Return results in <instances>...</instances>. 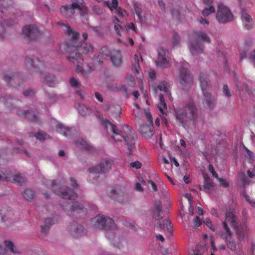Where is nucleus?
<instances>
[{"instance_id": "1", "label": "nucleus", "mask_w": 255, "mask_h": 255, "mask_svg": "<svg viewBox=\"0 0 255 255\" xmlns=\"http://www.w3.org/2000/svg\"><path fill=\"white\" fill-rule=\"evenodd\" d=\"M102 125L108 134H113L112 137L116 141H121V139L116 138L115 136L120 135L124 139L126 144L128 146L127 154L130 155L132 153V148L134 147V141L137 137L136 134L131 127L128 125H125L123 129L119 131L116 126L108 120H103Z\"/></svg>"}, {"instance_id": "2", "label": "nucleus", "mask_w": 255, "mask_h": 255, "mask_svg": "<svg viewBox=\"0 0 255 255\" xmlns=\"http://www.w3.org/2000/svg\"><path fill=\"white\" fill-rule=\"evenodd\" d=\"M175 116L179 125L186 129L191 126H195L198 117V109L193 101L186 104L183 109H177L175 110Z\"/></svg>"}, {"instance_id": "3", "label": "nucleus", "mask_w": 255, "mask_h": 255, "mask_svg": "<svg viewBox=\"0 0 255 255\" xmlns=\"http://www.w3.org/2000/svg\"><path fill=\"white\" fill-rule=\"evenodd\" d=\"M66 33L70 37L69 42H64L60 44V49L62 52L68 53L71 55L68 56L70 61L74 62L77 58H81V54L77 52L79 51V45H76V41L78 39L79 34L77 32H74L69 26H66Z\"/></svg>"}, {"instance_id": "4", "label": "nucleus", "mask_w": 255, "mask_h": 255, "mask_svg": "<svg viewBox=\"0 0 255 255\" xmlns=\"http://www.w3.org/2000/svg\"><path fill=\"white\" fill-rule=\"evenodd\" d=\"M92 227L100 230H113L116 228V225L114 220L105 215H98L92 220Z\"/></svg>"}, {"instance_id": "5", "label": "nucleus", "mask_w": 255, "mask_h": 255, "mask_svg": "<svg viewBox=\"0 0 255 255\" xmlns=\"http://www.w3.org/2000/svg\"><path fill=\"white\" fill-rule=\"evenodd\" d=\"M188 68V64L186 62H184L179 68V82L183 90H187L193 82V77Z\"/></svg>"}, {"instance_id": "6", "label": "nucleus", "mask_w": 255, "mask_h": 255, "mask_svg": "<svg viewBox=\"0 0 255 255\" xmlns=\"http://www.w3.org/2000/svg\"><path fill=\"white\" fill-rule=\"evenodd\" d=\"M22 34L30 41H34L42 37V32L39 27L35 24H27L22 28Z\"/></svg>"}, {"instance_id": "7", "label": "nucleus", "mask_w": 255, "mask_h": 255, "mask_svg": "<svg viewBox=\"0 0 255 255\" xmlns=\"http://www.w3.org/2000/svg\"><path fill=\"white\" fill-rule=\"evenodd\" d=\"M107 237L112 242L113 245L117 248H123L127 244L126 239L116 229V228L107 231Z\"/></svg>"}, {"instance_id": "8", "label": "nucleus", "mask_w": 255, "mask_h": 255, "mask_svg": "<svg viewBox=\"0 0 255 255\" xmlns=\"http://www.w3.org/2000/svg\"><path fill=\"white\" fill-rule=\"evenodd\" d=\"M110 196L113 199L123 204L128 203L130 199L128 193L124 187H118L112 189L110 192Z\"/></svg>"}, {"instance_id": "9", "label": "nucleus", "mask_w": 255, "mask_h": 255, "mask_svg": "<svg viewBox=\"0 0 255 255\" xmlns=\"http://www.w3.org/2000/svg\"><path fill=\"white\" fill-rule=\"evenodd\" d=\"M113 164V160L105 158L101 160L98 166L90 168L88 170L91 173L106 174L110 172Z\"/></svg>"}, {"instance_id": "10", "label": "nucleus", "mask_w": 255, "mask_h": 255, "mask_svg": "<svg viewBox=\"0 0 255 255\" xmlns=\"http://www.w3.org/2000/svg\"><path fill=\"white\" fill-rule=\"evenodd\" d=\"M169 52L168 50L163 47L158 49V58L155 62L158 66L162 68H168L170 66L169 61Z\"/></svg>"}, {"instance_id": "11", "label": "nucleus", "mask_w": 255, "mask_h": 255, "mask_svg": "<svg viewBox=\"0 0 255 255\" xmlns=\"http://www.w3.org/2000/svg\"><path fill=\"white\" fill-rule=\"evenodd\" d=\"M4 80L9 85L14 87L20 86L23 80L21 74L17 72H11L3 75Z\"/></svg>"}, {"instance_id": "12", "label": "nucleus", "mask_w": 255, "mask_h": 255, "mask_svg": "<svg viewBox=\"0 0 255 255\" xmlns=\"http://www.w3.org/2000/svg\"><path fill=\"white\" fill-rule=\"evenodd\" d=\"M189 49L193 55H197L203 53L204 45L191 35L189 38Z\"/></svg>"}, {"instance_id": "13", "label": "nucleus", "mask_w": 255, "mask_h": 255, "mask_svg": "<svg viewBox=\"0 0 255 255\" xmlns=\"http://www.w3.org/2000/svg\"><path fill=\"white\" fill-rule=\"evenodd\" d=\"M68 230L71 235L76 238L83 237L87 234L85 228L77 223H71L68 227Z\"/></svg>"}, {"instance_id": "14", "label": "nucleus", "mask_w": 255, "mask_h": 255, "mask_svg": "<svg viewBox=\"0 0 255 255\" xmlns=\"http://www.w3.org/2000/svg\"><path fill=\"white\" fill-rule=\"evenodd\" d=\"M83 5L81 3L73 2L71 5H64L61 7V13L66 16H71L76 13V11L81 10Z\"/></svg>"}, {"instance_id": "15", "label": "nucleus", "mask_w": 255, "mask_h": 255, "mask_svg": "<svg viewBox=\"0 0 255 255\" xmlns=\"http://www.w3.org/2000/svg\"><path fill=\"white\" fill-rule=\"evenodd\" d=\"M18 23L16 18L14 17H8L7 18L0 17V39L3 40L5 38L3 31L2 30L3 27L7 26H12Z\"/></svg>"}, {"instance_id": "16", "label": "nucleus", "mask_w": 255, "mask_h": 255, "mask_svg": "<svg viewBox=\"0 0 255 255\" xmlns=\"http://www.w3.org/2000/svg\"><path fill=\"white\" fill-rule=\"evenodd\" d=\"M111 62L113 66L119 68L123 63V57L120 50H113L110 56Z\"/></svg>"}, {"instance_id": "17", "label": "nucleus", "mask_w": 255, "mask_h": 255, "mask_svg": "<svg viewBox=\"0 0 255 255\" xmlns=\"http://www.w3.org/2000/svg\"><path fill=\"white\" fill-rule=\"evenodd\" d=\"M57 194L60 197L65 199H71L77 197V195L72 191L68 186H64L56 191Z\"/></svg>"}, {"instance_id": "18", "label": "nucleus", "mask_w": 255, "mask_h": 255, "mask_svg": "<svg viewBox=\"0 0 255 255\" xmlns=\"http://www.w3.org/2000/svg\"><path fill=\"white\" fill-rule=\"evenodd\" d=\"M40 78L43 79L42 83L49 87H53L58 83L57 78L52 74L41 73H40Z\"/></svg>"}, {"instance_id": "19", "label": "nucleus", "mask_w": 255, "mask_h": 255, "mask_svg": "<svg viewBox=\"0 0 255 255\" xmlns=\"http://www.w3.org/2000/svg\"><path fill=\"white\" fill-rule=\"evenodd\" d=\"M223 223L230 224L231 226L234 228L238 225L239 222L238 218L233 210L230 209L227 211L226 213L225 221Z\"/></svg>"}, {"instance_id": "20", "label": "nucleus", "mask_w": 255, "mask_h": 255, "mask_svg": "<svg viewBox=\"0 0 255 255\" xmlns=\"http://www.w3.org/2000/svg\"><path fill=\"white\" fill-rule=\"evenodd\" d=\"M40 61L39 59L33 55H27L24 58L25 66L31 69H35L39 66Z\"/></svg>"}, {"instance_id": "21", "label": "nucleus", "mask_w": 255, "mask_h": 255, "mask_svg": "<svg viewBox=\"0 0 255 255\" xmlns=\"http://www.w3.org/2000/svg\"><path fill=\"white\" fill-rule=\"evenodd\" d=\"M105 3L112 11H114L119 16H124L125 11L118 6V0H108Z\"/></svg>"}, {"instance_id": "22", "label": "nucleus", "mask_w": 255, "mask_h": 255, "mask_svg": "<svg viewBox=\"0 0 255 255\" xmlns=\"http://www.w3.org/2000/svg\"><path fill=\"white\" fill-rule=\"evenodd\" d=\"M67 206H69L70 210L67 208L65 209V210L67 213L70 215H72V212L79 213L83 211L84 209V205L78 201L73 202Z\"/></svg>"}, {"instance_id": "23", "label": "nucleus", "mask_w": 255, "mask_h": 255, "mask_svg": "<svg viewBox=\"0 0 255 255\" xmlns=\"http://www.w3.org/2000/svg\"><path fill=\"white\" fill-rule=\"evenodd\" d=\"M202 175L204 179V184L203 187L200 186L199 188L206 192L210 193L214 187V183L206 173H203Z\"/></svg>"}, {"instance_id": "24", "label": "nucleus", "mask_w": 255, "mask_h": 255, "mask_svg": "<svg viewBox=\"0 0 255 255\" xmlns=\"http://www.w3.org/2000/svg\"><path fill=\"white\" fill-rule=\"evenodd\" d=\"M153 128L154 127L152 124H149V125H143L140 127V132L144 137L149 138L154 134Z\"/></svg>"}, {"instance_id": "25", "label": "nucleus", "mask_w": 255, "mask_h": 255, "mask_svg": "<svg viewBox=\"0 0 255 255\" xmlns=\"http://www.w3.org/2000/svg\"><path fill=\"white\" fill-rule=\"evenodd\" d=\"M4 245L10 253L14 255H19L21 254V251L10 240H6L3 242Z\"/></svg>"}, {"instance_id": "26", "label": "nucleus", "mask_w": 255, "mask_h": 255, "mask_svg": "<svg viewBox=\"0 0 255 255\" xmlns=\"http://www.w3.org/2000/svg\"><path fill=\"white\" fill-rule=\"evenodd\" d=\"M233 229L237 236L239 241L244 240L247 234V227L245 225L239 224Z\"/></svg>"}, {"instance_id": "27", "label": "nucleus", "mask_w": 255, "mask_h": 255, "mask_svg": "<svg viewBox=\"0 0 255 255\" xmlns=\"http://www.w3.org/2000/svg\"><path fill=\"white\" fill-rule=\"evenodd\" d=\"M201 87L203 93L209 92L210 86L209 84V81L206 74L201 73L199 77Z\"/></svg>"}, {"instance_id": "28", "label": "nucleus", "mask_w": 255, "mask_h": 255, "mask_svg": "<svg viewBox=\"0 0 255 255\" xmlns=\"http://www.w3.org/2000/svg\"><path fill=\"white\" fill-rule=\"evenodd\" d=\"M222 225L225 232H220L219 235L226 242L232 238L233 233L226 223H223Z\"/></svg>"}, {"instance_id": "29", "label": "nucleus", "mask_w": 255, "mask_h": 255, "mask_svg": "<svg viewBox=\"0 0 255 255\" xmlns=\"http://www.w3.org/2000/svg\"><path fill=\"white\" fill-rule=\"evenodd\" d=\"M16 114L18 116L24 117L31 122H36L38 119L37 116L34 113L29 111L20 110L18 111Z\"/></svg>"}, {"instance_id": "30", "label": "nucleus", "mask_w": 255, "mask_h": 255, "mask_svg": "<svg viewBox=\"0 0 255 255\" xmlns=\"http://www.w3.org/2000/svg\"><path fill=\"white\" fill-rule=\"evenodd\" d=\"M191 35L198 40L200 39L203 42L209 43L211 41V39L208 34L202 31H194Z\"/></svg>"}, {"instance_id": "31", "label": "nucleus", "mask_w": 255, "mask_h": 255, "mask_svg": "<svg viewBox=\"0 0 255 255\" xmlns=\"http://www.w3.org/2000/svg\"><path fill=\"white\" fill-rule=\"evenodd\" d=\"M56 130L59 133H62L66 137H70L72 135L71 129L65 127L59 123H57L56 125Z\"/></svg>"}, {"instance_id": "32", "label": "nucleus", "mask_w": 255, "mask_h": 255, "mask_svg": "<svg viewBox=\"0 0 255 255\" xmlns=\"http://www.w3.org/2000/svg\"><path fill=\"white\" fill-rule=\"evenodd\" d=\"M10 215V211L6 206L0 205V220L2 222L7 220Z\"/></svg>"}, {"instance_id": "33", "label": "nucleus", "mask_w": 255, "mask_h": 255, "mask_svg": "<svg viewBox=\"0 0 255 255\" xmlns=\"http://www.w3.org/2000/svg\"><path fill=\"white\" fill-rule=\"evenodd\" d=\"M204 96V100L207 104L208 108L211 110L213 109L215 106V99L210 93L207 92L203 93Z\"/></svg>"}, {"instance_id": "34", "label": "nucleus", "mask_w": 255, "mask_h": 255, "mask_svg": "<svg viewBox=\"0 0 255 255\" xmlns=\"http://www.w3.org/2000/svg\"><path fill=\"white\" fill-rule=\"evenodd\" d=\"M157 226L161 229L164 230L169 232H171L172 227L171 226V222L168 219H165L163 221H158L157 222Z\"/></svg>"}, {"instance_id": "35", "label": "nucleus", "mask_w": 255, "mask_h": 255, "mask_svg": "<svg viewBox=\"0 0 255 255\" xmlns=\"http://www.w3.org/2000/svg\"><path fill=\"white\" fill-rule=\"evenodd\" d=\"M231 12L229 8L222 3L218 4L217 16H230Z\"/></svg>"}, {"instance_id": "36", "label": "nucleus", "mask_w": 255, "mask_h": 255, "mask_svg": "<svg viewBox=\"0 0 255 255\" xmlns=\"http://www.w3.org/2000/svg\"><path fill=\"white\" fill-rule=\"evenodd\" d=\"M54 224V221L51 218H48L45 219L44 224L41 226V232L42 234L47 235L49 232V228Z\"/></svg>"}, {"instance_id": "37", "label": "nucleus", "mask_w": 255, "mask_h": 255, "mask_svg": "<svg viewBox=\"0 0 255 255\" xmlns=\"http://www.w3.org/2000/svg\"><path fill=\"white\" fill-rule=\"evenodd\" d=\"M2 102L8 108H12L17 100L16 99L12 98L10 95H6L0 99Z\"/></svg>"}, {"instance_id": "38", "label": "nucleus", "mask_w": 255, "mask_h": 255, "mask_svg": "<svg viewBox=\"0 0 255 255\" xmlns=\"http://www.w3.org/2000/svg\"><path fill=\"white\" fill-rule=\"evenodd\" d=\"M77 110L78 111L79 113L83 117L89 116L91 113V110L90 108L87 107L84 104H80L78 105L77 107Z\"/></svg>"}, {"instance_id": "39", "label": "nucleus", "mask_w": 255, "mask_h": 255, "mask_svg": "<svg viewBox=\"0 0 255 255\" xmlns=\"http://www.w3.org/2000/svg\"><path fill=\"white\" fill-rule=\"evenodd\" d=\"M13 180L14 183L20 186L24 185L27 182L26 178L21 174L13 175Z\"/></svg>"}, {"instance_id": "40", "label": "nucleus", "mask_w": 255, "mask_h": 255, "mask_svg": "<svg viewBox=\"0 0 255 255\" xmlns=\"http://www.w3.org/2000/svg\"><path fill=\"white\" fill-rule=\"evenodd\" d=\"M157 89L161 91H163L165 94L168 97L170 96V93L169 92V85L167 82L165 81L162 82L159 85L157 86V88L155 89V90Z\"/></svg>"}, {"instance_id": "41", "label": "nucleus", "mask_w": 255, "mask_h": 255, "mask_svg": "<svg viewBox=\"0 0 255 255\" xmlns=\"http://www.w3.org/2000/svg\"><path fill=\"white\" fill-rule=\"evenodd\" d=\"M159 98L160 103L158 105V108L160 113L162 115H164L165 114V110L167 109V106L164 99L163 95L162 94H160Z\"/></svg>"}, {"instance_id": "42", "label": "nucleus", "mask_w": 255, "mask_h": 255, "mask_svg": "<svg viewBox=\"0 0 255 255\" xmlns=\"http://www.w3.org/2000/svg\"><path fill=\"white\" fill-rule=\"evenodd\" d=\"M241 19L246 29H250L252 27L253 20L252 17H241Z\"/></svg>"}, {"instance_id": "43", "label": "nucleus", "mask_w": 255, "mask_h": 255, "mask_svg": "<svg viewBox=\"0 0 255 255\" xmlns=\"http://www.w3.org/2000/svg\"><path fill=\"white\" fill-rule=\"evenodd\" d=\"M75 144L80 148L82 149H90V146L83 139H79L77 140L75 142Z\"/></svg>"}, {"instance_id": "44", "label": "nucleus", "mask_w": 255, "mask_h": 255, "mask_svg": "<svg viewBox=\"0 0 255 255\" xmlns=\"http://www.w3.org/2000/svg\"><path fill=\"white\" fill-rule=\"evenodd\" d=\"M23 197L27 200H31L34 197V191L30 189H25L23 192Z\"/></svg>"}, {"instance_id": "45", "label": "nucleus", "mask_w": 255, "mask_h": 255, "mask_svg": "<svg viewBox=\"0 0 255 255\" xmlns=\"http://www.w3.org/2000/svg\"><path fill=\"white\" fill-rule=\"evenodd\" d=\"M111 53L112 51H110L108 47L106 46L102 47L100 51V54L103 58L110 57Z\"/></svg>"}, {"instance_id": "46", "label": "nucleus", "mask_w": 255, "mask_h": 255, "mask_svg": "<svg viewBox=\"0 0 255 255\" xmlns=\"http://www.w3.org/2000/svg\"><path fill=\"white\" fill-rule=\"evenodd\" d=\"M236 83V89L238 91H239V94H241V92L242 91H246V92L250 88L248 85V84L246 83H244L242 84V86H240V83L238 80H236L235 81Z\"/></svg>"}, {"instance_id": "47", "label": "nucleus", "mask_w": 255, "mask_h": 255, "mask_svg": "<svg viewBox=\"0 0 255 255\" xmlns=\"http://www.w3.org/2000/svg\"><path fill=\"white\" fill-rule=\"evenodd\" d=\"M234 17H216L217 20L220 23L225 24L227 22L232 21Z\"/></svg>"}, {"instance_id": "48", "label": "nucleus", "mask_w": 255, "mask_h": 255, "mask_svg": "<svg viewBox=\"0 0 255 255\" xmlns=\"http://www.w3.org/2000/svg\"><path fill=\"white\" fill-rule=\"evenodd\" d=\"M181 41V39L179 35L177 32H173L172 42L173 46L178 45Z\"/></svg>"}, {"instance_id": "49", "label": "nucleus", "mask_w": 255, "mask_h": 255, "mask_svg": "<svg viewBox=\"0 0 255 255\" xmlns=\"http://www.w3.org/2000/svg\"><path fill=\"white\" fill-rule=\"evenodd\" d=\"M239 178L244 186L249 184L250 180L243 173H241L239 175Z\"/></svg>"}, {"instance_id": "50", "label": "nucleus", "mask_w": 255, "mask_h": 255, "mask_svg": "<svg viewBox=\"0 0 255 255\" xmlns=\"http://www.w3.org/2000/svg\"><path fill=\"white\" fill-rule=\"evenodd\" d=\"M223 92L224 95L227 98H230L233 95L234 92L231 91V90L229 88L228 86L227 85H224L223 88Z\"/></svg>"}, {"instance_id": "51", "label": "nucleus", "mask_w": 255, "mask_h": 255, "mask_svg": "<svg viewBox=\"0 0 255 255\" xmlns=\"http://www.w3.org/2000/svg\"><path fill=\"white\" fill-rule=\"evenodd\" d=\"M215 11V8L213 6H211L209 8H205L202 11V14L203 16H208L209 15L214 13Z\"/></svg>"}, {"instance_id": "52", "label": "nucleus", "mask_w": 255, "mask_h": 255, "mask_svg": "<svg viewBox=\"0 0 255 255\" xmlns=\"http://www.w3.org/2000/svg\"><path fill=\"white\" fill-rule=\"evenodd\" d=\"M227 247L231 251H235L237 249V245L235 241L229 240L226 242Z\"/></svg>"}, {"instance_id": "53", "label": "nucleus", "mask_w": 255, "mask_h": 255, "mask_svg": "<svg viewBox=\"0 0 255 255\" xmlns=\"http://www.w3.org/2000/svg\"><path fill=\"white\" fill-rule=\"evenodd\" d=\"M69 83L71 87L73 88H79L81 84L75 78L71 77L70 79Z\"/></svg>"}, {"instance_id": "54", "label": "nucleus", "mask_w": 255, "mask_h": 255, "mask_svg": "<svg viewBox=\"0 0 255 255\" xmlns=\"http://www.w3.org/2000/svg\"><path fill=\"white\" fill-rule=\"evenodd\" d=\"M90 71L89 72H87L83 69V68L82 66H81L80 65H78L77 66V71L78 72H81L83 75H87L91 71L94 70L96 69V67H94L93 68H91V67H90Z\"/></svg>"}, {"instance_id": "55", "label": "nucleus", "mask_w": 255, "mask_h": 255, "mask_svg": "<svg viewBox=\"0 0 255 255\" xmlns=\"http://www.w3.org/2000/svg\"><path fill=\"white\" fill-rule=\"evenodd\" d=\"M127 82L129 87H133L135 86L134 78L132 75H128L126 78Z\"/></svg>"}, {"instance_id": "56", "label": "nucleus", "mask_w": 255, "mask_h": 255, "mask_svg": "<svg viewBox=\"0 0 255 255\" xmlns=\"http://www.w3.org/2000/svg\"><path fill=\"white\" fill-rule=\"evenodd\" d=\"M93 48L90 45H87L86 46H82L79 45V51L84 52L90 51H93Z\"/></svg>"}, {"instance_id": "57", "label": "nucleus", "mask_w": 255, "mask_h": 255, "mask_svg": "<svg viewBox=\"0 0 255 255\" xmlns=\"http://www.w3.org/2000/svg\"><path fill=\"white\" fill-rule=\"evenodd\" d=\"M35 94V91L32 89H28L23 92V95L26 97H32Z\"/></svg>"}, {"instance_id": "58", "label": "nucleus", "mask_w": 255, "mask_h": 255, "mask_svg": "<svg viewBox=\"0 0 255 255\" xmlns=\"http://www.w3.org/2000/svg\"><path fill=\"white\" fill-rule=\"evenodd\" d=\"M133 7L137 16H140L141 11L140 4L137 2L134 3Z\"/></svg>"}, {"instance_id": "59", "label": "nucleus", "mask_w": 255, "mask_h": 255, "mask_svg": "<svg viewBox=\"0 0 255 255\" xmlns=\"http://www.w3.org/2000/svg\"><path fill=\"white\" fill-rule=\"evenodd\" d=\"M10 177L8 174H5L4 173L0 172V181H9Z\"/></svg>"}, {"instance_id": "60", "label": "nucleus", "mask_w": 255, "mask_h": 255, "mask_svg": "<svg viewBox=\"0 0 255 255\" xmlns=\"http://www.w3.org/2000/svg\"><path fill=\"white\" fill-rule=\"evenodd\" d=\"M162 208L160 201H156L155 203V210L154 213H156V212H161L162 211Z\"/></svg>"}, {"instance_id": "61", "label": "nucleus", "mask_w": 255, "mask_h": 255, "mask_svg": "<svg viewBox=\"0 0 255 255\" xmlns=\"http://www.w3.org/2000/svg\"><path fill=\"white\" fill-rule=\"evenodd\" d=\"M46 134L45 133L38 132V133H36V134H35V136L37 138V139H39V140L43 141L46 139Z\"/></svg>"}, {"instance_id": "62", "label": "nucleus", "mask_w": 255, "mask_h": 255, "mask_svg": "<svg viewBox=\"0 0 255 255\" xmlns=\"http://www.w3.org/2000/svg\"><path fill=\"white\" fill-rule=\"evenodd\" d=\"M108 88L113 91H120V87L117 83H114L108 86Z\"/></svg>"}, {"instance_id": "63", "label": "nucleus", "mask_w": 255, "mask_h": 255, "mask_svg": "<svg viewBox=\"0 0 255 255\" xmlns=\"http://www.w3.org/2000/svg\"><path fill=\"white\" fill-rule=\"evenodd\" d=\"M130 166L132 168H135L136 169H139L141 166V163L138 161L131 162L130 163Z\"/></svg>"}, {"instance_id": "64", "label": "nucleus", "mask_w": 255, "mask_h": 255, "mask_svg": "<svg viewBox=\"0 0 255 255\" xmlns=\"http://www.w3.org/2000/svg\"><path fill=\"white\" fill-rule=\"evenodd\" d=\"M70 185L72 187L73 190L77 189L79 187V185L77 183L76 181L73 178H70Z\"/></svg>"}]
</instances>
